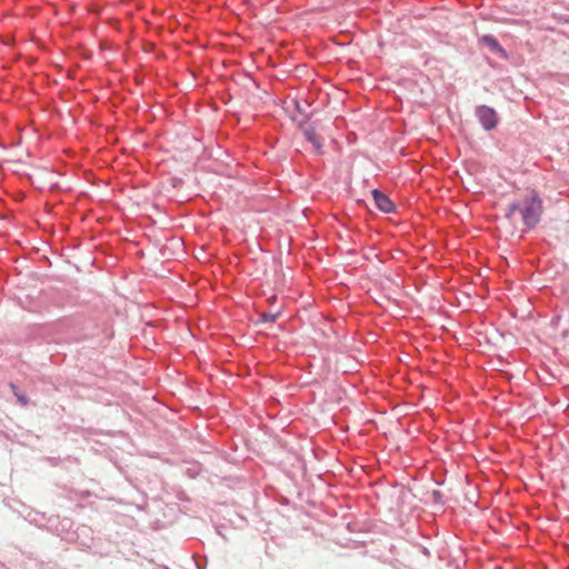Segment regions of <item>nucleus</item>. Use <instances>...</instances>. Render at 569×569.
<instances>
[{
	"label": "nucleus",
	"instance_id": "obj_1",
	"mask_svg": "<svg viewBox=\"0 0 569 569\" xmlns=\"http://www.w3.org/2000/svg\"><path fill=\"white\" fill-rule=\"evenodd\" d=\"M543 206L539 194L531 190L530 193L523 199L521 204L520 214L523 224L528 229H533L541 219Z\"/></svg>",
	"mask_w": 569,
	"mask_h": 569
},
{
	"label": "nucleus",
	"instance_id": "obj_2",
	"mask_svg": "<svg viewBox=\"0 0 569 569\" xmlns=\"http://www.w3.org/2000/svg\"><path fill=\"white\" fill-rule=\"evenodd\" d=\"M475 116L482 129L486 131H492L499 123V116L497 111L492 107L486 104L477 106L475 109Z\"/></svg>",
	"mask_w": 569,
	"mask_h": 569
},
{
	"label": "nucleus",
	"instance_id": "obj_3",
	"mask_svg": "<svg viewBox=\"0 0 569 569\" xmlns=\"http://www.w3.org/2000/svg\"><path fill=\"white\" fill-rule=\"evenodd\" d=\"M371 194L375 200V204L381 212L392 213L396 211V204L386 193H383L379 189H373L371 191Z\"/></svg>",
	"mask_w": 569,
	"mask_h": 569
},
{
	"label": "nucleus",
	"instance_id": "obj_4",
	"mask_svg": "<svg viewBox=\"0 0 569 569\" xmlns=\"http://www.w3.org/2000/svg\"><path fill=\"white\" fill-rule=\"evenodd\" d=\"M480 43L487 47L492 53L498 54L502 59H508L507 51L501 47L499 41L491 34H485L479 39Z\"/></svg>",
	"mask_w": 569,
	"mask_h": 569
},
{
	"label": "nucleus",
	"instance_id": "obj_5",
	"mask_svg": "<svg viewBox=\"0 0 569 569\" xmlns=\"http://www.w3.org/2000/svg\"><path fill=\"white\" fill-rule=\"evenodd\" d=\"M302 133L308 142H310L317 154L321 156L323 153L322 143L318 134L316 133V129L313 127L303 126L300 128Z\"/></svg>",
	"mask_w": 569,
	"mask_h": 569
},
{
	"label": "nucleus",
	"instance_id": "obj_6",
	"mask_svg": "<svg viewBox=\"0 0 569 569\" xmlns=\"http://www.w3.org/2000/svg\"><path fill=\"white\" fill-rule=\"evenodd\" d=\"M295 108H296L297 112L302 117V119L297 120L296 118H293V120L298 122L299 128H302L303 126H306V123L310 119L311 114L308 113L306 107H303L302 103L299 102L298 100H295Z\"/></svg>",
	"mask_w": 569,
	"mask_h": 569
},
{
	"label": "nucleus",
	"instance_id": "obj_7",
	"mask_svg": "<svg viewBox=\"0 0 569 569\" xmlns=\"http://www.w3.org/2000/svg\"><path fill=\"white\" fill-rule=\"evenodd\" d=\"M258 319L254 320L256 323H271L274 322L278 318V312L271 313V312H261L257 311ZM251 322H253V317L251 316Z\"/></svg>",
	"mask_w": 569,
	"mask_h": 569
},
{
	"label": "nucleus",
	"instance_id": "obj_8",
	"mask_svg": "<svg viewBox=\"0 0 569 569\" xmlns=\"http://www.w3.org/2000/svg\"><path fill=\"white\" fill-rule=\"evenodd\" d=\"M10 388H11V390H12L13 395L17 397L18 402H19L21 406H27V405H28V402H29L28 397H27L26 395H23V393H20V392L18 391V388H17V386H16L14 383H10Z\"/></svg>",
	"mask_w": 569,
	"mask_h": 569
},
{
	"label": "nucleus",
	"instance_id": "obj_9",
	"mask_svg": "<svg viewBox=\"0 0 569 569\" xmlns=\"http://www.w3.org/2000/svg\"><path fill=\"white\" fill-rule=\"evenodd\" d=\"M521 204L519 202H512L508 206L506 211V218L511 219V217L515 214V212H520Z\"/></svg>",
	"mask_w": 569,
	"mask_h": 569
},
{
	"label": "nucleus",
	"instance_id": "obj_10",
	"mask_svg": "<svg viewBox=\"0 0 569 569\" xmlns=\"http://www.w3.org/2000/svg\"><path fill=\"white\" fill-rule=\"evenodd\" d=\"M441 496V493L438 491V490H435L433 491V497L435 498H439Z\"/></svg>",
	"mask_w": 569,
	"mask_h": 569
},
{
	"label": "nucleus",
	"instance_id": "obj_11",
	"mask_svg": "<svg viewBox=\"0 0 569 569\" xmlns=\"http://www.w3.org/2000/svg\"><path fill=\"white\" fill-rule=\"evenodd\" d=\"M251 82H252L257 88L259 87V86H258V83H257V81H256L252 77H251Z\"/></svg>",
	"mask_w": 569,
	"mask_h": 569
}]
</instances>
